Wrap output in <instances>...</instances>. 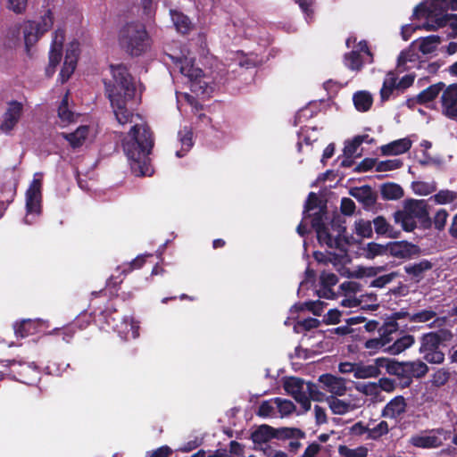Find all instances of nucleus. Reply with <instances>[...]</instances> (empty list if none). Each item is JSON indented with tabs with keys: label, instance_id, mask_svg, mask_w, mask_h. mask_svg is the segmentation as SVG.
Returning <instances> with one entry per match:
<instances>
[{
	"label": "nucleus",
	"instance_id": "obj_64",
	"mask_svg": "<svg viewBox=\"0 0 457 457\" xmlns=\"http://www.w3.org/2000/svg\"><path fill=\"white\" fill-rule=\"evenodd\" d=\"M303 305H305L306 310L312 312L313 315L320 316L327 304L322 301L317 300L304 302Z\"/></svg>",
	"mask_w": 457,
	"mask_h": 457
},
{
	"label": "nucleus",
	"instance_id": "obj_4",
	"mask_svg": "<svg viewBox=\"0 0 457 457\" xmlns=\"http://www.w3.org/2000/svg\"><path fill=\"white\" fill-rule=\"evenodd\" d=\"M112 79L104 81L105 93L110 102L131 100L136 92L133 77L129 69L122 63L111 65Z\"/></svg>",
	"mask_w": 457,
	"mask_h": 457
},
{
	"label": "nucleus",
	"instance_id": "obj_14",
	"mask_svg": "<svg viewBox=\"0 0 457 457\" xmlns=\"http://www.w3.org/2000/svg\"><path fill=\"white\" fill-rule=\"evenodd\" d=\"M442 112L447 118H457V83L446 87L441 96Z\"/></svg>",
	"mask_w": 457,
	"mask_h": 457
},
{
	"label": "nucleus",
	"instance_id": "obj_50",
	"mask_svg": "<svg viewBox=\"0 0 457 457\" xmlns=\"http://www.w3.org/2000/svg\"><path fill=\"white\" fill-rule=\"evenodd\" d=\"M403 164V162L399 159L380 161L376 165V170L378 172L394 170L400 169Z\"/></svg>",
	"mask_w": 457,
	"mask_h": 457
},
{
	"label": "nucleus",
	"instance_id": "obj_2",
	"mask_svg": "<svg viewBox=\"0 0 457 457\" xmlns=\"http://www.w3.org/2000/svg\"><path fill=\"white\" fill-rule=\"evenodd\" d=\"M394 220L406 232H411L417 228V220L423 229H429L432 227L428 204L424 199H406L403 209L394 213Z\"/></svg>",
	"mask_w": 457,
	"mask_h": 457
},
{
	"label": "nucleus",
	"instance_id": "obj_15",
	"mask_svg": "<svg viewBox=\"0 0 457 457\" xmlns=\"http://www.w3.org/2000/svg\"><path fill=\"white\" fill-rule=\"evenodd\" d=\"M388 252L396 258L410 259L412 256L419 255L421 252L417 245L407 241H395L388 243Z\"/></svg>",
	"mask_w": 457,
	"mask_h": 457
},
{
	"label": "nucleus",
	"instance_id": "obj_18",
	"mask_svg": "<svg viewBox=\"0 0 457 457\" xmlns=\"http://www.w3.org/2000/svg\"><path fill=\"white\" fill-rule=\"evenodd\" d=\"M407 403L403 395H397L391 399L382 410L381 416L390 419H397L406 411Z\"/></svg>",
	"mask_w": 457,
	"mask_h": 457
},
{
	"label": "nucleus",
	"instance_id": "obj_53",
	"mask_svg": "<svg viewBox=\"0 0 457 457\" xmlns=\"http://www.w3.org/2000/svg\"><path fill=\"white\" fill-rule=\"evenodd\" d=\"M398 323L392 317L388 319L387 321L384 323L382 327L378 328V333L380 336H384L386 337H392L391 335L398 330Z\"/></svg>",
	"mask_w": 457,
	"mask_h": 457
},
{
	"label": "nucleus",
	"instance_id": "obj_40",
	"mask_svg": "<svg viewBox=\"0 0 457 457\" xmlns=\"http://www.w3.org/2000/svg\"><path fill=\"white\" fill-rule=\"evenodd\" d=\"M417 58L418 55L413 50H403L397 58V69L399 72L408 71L409 68L406 66L407 62H415Z\"/></svg>",
	"mask_w": 457,
	"mask_h": 457
},
{
	"label": "nucleus",
	"instance_id": "obj_31",
	"mask_svg": "<svg viewBox=\"0 0 457 457\" xmlns=\"http://www.w3.org/2000/svg\"><path fill=\"white\" fill-rule=\"evenodd\" d=\"M274 439H301L305 437V433L297 428L282 427L278 428H273Z\"/></svg>",
	"mask_w": 457,
	"mask_h": 457
},
{
	"label": "nucleus",
	"instance_id": "obj_62",
	"mask_svg": "<svg viewBox=\"0 0 457 457\" xmlns=\"http://www.w3.org/2000/svg\"><path fill=\"white\" fill-rule=\"evenodd\" d=\"M306 391L309 394V398L316 401H323L325 395L319 390L318 385L312 382L306 383Z\"/></svg>",
	"mask_w": 457,
	"mask_h": 457
},
{
	"label": "nucleus",
	"instance_id": "obj_49",
	"mask_svg": "<svg viewBox=\"0 0 457 457\" xmlns=\"http://www.w3.org/2000/svg\"><path fill=\"white\" fill-rule=\"evenodd\" d=\"M389 432L388 424L386 421H380L376 427L369 428L368 439L378 440L382 436Z\"/></svg>",
	"mask_w": 457,
	"mask_h": 457
},
{
	"label": "nucleus",
	"instance_id": "obj_1",
	"mask_svg": "<svg viewBox=\"0 0 457 457\" xmlns=\"http://www.w3.org/2000/svg\"><path fill=\"white\" fill-rule=\"evenodd\" d=\"M154 145L152 130L146 125L135 124L122 139V147L133 174L143 177L152 174L149 155Z\"/></svg>",
	"mask_w": 457,
	"mask_h": 457
},
{
	"label": "nucleus",
	"instance_id": "obj_19",
	"mask_svg": "<svg viewBox=\"0 0 457 457\" xmlns=\"http://www.w3.org/2000/svg\"><path fill=\"white\" fill-rule=\"evenodd\" d=\"M349 194L358 202L361 203L365 208L373 206L377 202V195L369 185L360 187H353Z\"/></svg>",
	"mask_w": 457,
	"mask_h": 457
},
{
	"label": "nucleus",
	"instance_id": "obj_45",
	"mask_svg": "<svg viewBox=\"0 0 457 457\" xmlns=\"http://www.w3.org/2000/svg\"><path fill=\"white\" fill-rule=\"evenodd\" d=\"M438 43H440V37L437 35H430L422 39L419 49L424 54H431L436 50Z\"/></svg>",
	"mask_w": 457,
	"mask_h": 457
},
{
	"label": "nucleus",
	"instance_id": "obj_56",
	"mask_svg": "<svg viewBox=\"0 0 457 457\" xmlns=\"http://www.w3.org/2000/svg\"><path fill=\"white\" fill-rule=\"evenodd\" d=\"M76 67L77 63L72 62V61L64 60L63 65L59 74L62 83H65L71 78Z\"/></svg>",
	"mask_w": 457,
	"mask_h": 457
},
{
	"label": "nucleus",
	"instance_id": "obj_6",
	"mask_svg": "<svg viewBox=\"0 0 457 457\" xmlns=\"http://www.w3.org/2000/svg\"><path fill=\"white\" fill-rule=\"evenodd\" d=\"M450 335L448 330L440 329L421 336L419 352L425 361L431 364H442L445 361V353L440 349V345L448 339L447 336Z\"/></svg>",
	"mask_w": 457,
	"mask_h": 457
},
{
	"label": "nucleus",
	"instance_id": "obj_22",
	"mask_svg": "<svg viewBox=\"0 0 457 457\" xmlns=\"http://www.w3.org/2000/svg\"><path fill=\"white\" fill-rule=\"evenodd\" d=\"M128 101L129 100H120L117 103L111 102L115 118L121 125H125L132 121L133 113L127 108Z\"/></svg>",
	"mask_w": 457,
	"mask_h": 457
},
{
	"label": "nucleus",
	"instance_id": "obj_41",
	"mask_svg": "<svg viewBox=\"0 0 457 457\" xmlns=\"http://www.w3.org/2000/svg\"><path fill=\"white\" fill-rule=\"evenodd\" d=\"M451 378L449 369L440 368L437 369L431 376V385L435 387H441L447 384Z\"/></svg>",
	"mask_w": 457,
	"mask_h": 457
},
{
	"label": "nucleus",
	"instance_id": "obj_9",
	"mask_svg": "<svg viewBox=\"0 0 457 457\" xmlns=\"http://www.w3.org/2000/svg\"><path fill=\"white\" fill-rule=\"evenodd\" d=\"M449 9L457 10V0H431L428 5L425 3L419 4L414 8L413 16L417 18L426 16L428 19L445 13Z\"/></svg>",
	"mask_w": 457,
	"mask_h": 457
},
{
	"label": "nucleus",
	"instance_id": "obj_5",
	"mask_svg": "<svg viewBox=\"0 0 457 457\" xmlns=\"http://www.w3.org/2000/svg\"><path fill=\"white\" fill-rule=\"evenodd\" d=\"M386 370L388 374L397 377L401 388L409 387L413 378H424L429 370L426 362L417 360L412 361H397L387 358Z\"/></svg>",
	"mask_w": 457,
	"mask_h": 457
},
{
	"label": "nucleus",
	"instance_id": "obj_24",
	"mask_svg": "<svg viewBox=\"0 0 457 457\" xmlns=\"http://www.w3.org/2000/svg\"><path fill=\"white\" fill-rule=\"evenodd\" d=\"M410 443L415 447L423 449L437 448L442 445L441 439L436 436L415 435L411 437Z\"/></svg>",
	"mask_w": 457,
	"mask_h": 457
},
{
	"label": "nucleus",
	"instance_id": "obj_7",
	"mask_svg": "<svg viewBox=\"0 0 457 457\" xmlns=\"http://www.w3.org/2000/svg\"><path fill=\"white\" fill-rule=\"evenodd\" d=\"M53 24L54 16L51 10H47L39 21H28L24 23L22 32L27 52L46 32L52 29Z\"/></svg>",
	"mask_w": 457,
	"mask_h": 457
},
{
	"label": "nucleus",
	"instance_id": "obj_30",
	"mask_svg": "<svg viewBox=\"0 0 457 457\" xmlns=\"http://www.w3.org/2000/svg\"><path fill=\"white\" fill-rule=\"evenodd\" d=\"M170 15L176 29L181 34H187L193 29L191 20L183 12L171 10Z\"/></svg>",
	"mask_w": 457,
	"mask_h": 457
},
{
	"label": "nucleus",
	"instance_id": "obj_54",
	"mask_svg": "<svg viewBox=\"0 0 457 457\" xmlns=\"http://www.w3.org/2000/svg\"><path fill=\"white\" fill-rule=\"evenodd\" d=\"M356 233L362 237H371L373 234L371 222L370 220H360L355 222Z\"/></svg>",
	"mask_w": 457,
	"mask_h": 457
},
{
	"label": "nucleus",
	"instance_id": "obj_43",
	"mask_svg": "<svg viewBox=\"0 0 457 457\" xmlns=\"http://www.w3.org/2000/svg\"><path fill=\"white\" fill-rule=\"evenodd\" d=\"M62 56V47L51 46L49 52V64L46 68L47 74H53L56 66L60 63Z\"/></svg>",
	"mask_w": 457,
	"mask_h": 457
},
{
	"label": "nucleus",
	"instance_id": "obj_25",
	"mask_svg": "<svg viewBox=\"0 0 457 457\" xmlns=\"http://www.w3.org/2000/svg\"><path fill=\"white\" fill-rule=\"evenodd\" d=\"M251 439L254 445H262L274 439L273 427L262 424L251 433Z\"/></svg>",
	"mask_w": 457,
	"mask_h": 457
},
{
	"label": "nucleus",
	"instance_id": "obj_29",
	"mask_svg": "<svg viewBox=\"0 0 457 457\" xmlns=\"http://www.w3.org/2000/svg\"><path fill=\"white\" fill-rule=\"evenodd\" d=\"M414 343L415 338L413 336L404 335L402 337L396 339L391 345H388L386 349H384V352L392 355H396L411 347Z\"/></svg>",
	"mask_w": 457,
	"mask_h": 457
},
{
	"label": "nucleus",
	"instance_id": "obj_47",
	"mask_svg": "<svg viewBox=\"0 0 457 457\" xmlns=\"http://www.w3.org/2000/svg\"><path fill=\"white\" fill-rule=\"evenodd\" d=\"M329 408L334 414L344 415L350 410V403L340 400L335 396H330L328 399Z\"/></svg>",
	"mask_w": 457,
	"mask_h": 457
},
{
	"label": "nucleus",
	"instance_id": "obj_34",
	"mask_svg": "<svg viewBox=\"0 0 457 457\" xmlns=\"http://www.w3.org/2000/svg\"><path fill=\"white\" fill-rule=\"evenodd\" d=\"M353 100L356 110L362 112L369 111L373 103L371 95L366 91L356 92Z\"/></svg>",
	"mask_w": 457,
	"mask_h": 457
},
{
	"label": "nucleus",
	"instance_id": "obj_39",
	"mask_svg": "<svg viewBox=\"0 0 457 457\" xmlns=\"http://www.w3.org/2000/svg\"><path fill=\"white\" fill-rule=\"evenodd\" d=\"M78 329H81V328H78L76 323H71L62 328H55L49 334L61 335L64 342L70 343Z\"/></svg>",
	"mask_w": 457,
	"mask_h": 457
},
{
	"label": "nucleus",
	"instance_id": "obj_13",
	"mask_svg": "<svg viewBox=\"0 0 457 457\" xmlns=\"http://www.w3.org/2000/svg\"><path fill=\"white\" fill-rule=\"evenodd\" d=\"M47 328H49L48 321L40 319L22 320L21 322H17L13 326L15 336L21 338L44 332V329Z\"/></svg>",
	"mask_w": 457,
	"mask_h": 457
},
{
	"label": "nucleus",
	"instance_id": "obj_61",
	"mask_svg": "<svg viewBox=\"0 0 457 457\" xmlns=\"http://www.w3.org/2000/svg\"><path fill=\"white\" fill-rule=\"evenodd\" d=\"M320 200L319 199L316 193L310 192L304 204L303 214L309 213L311 211L318 207L320 208Z\"/></svg>",
	"mask_w": 457,
	"mask_h": 457
},
{
	"label": "nucleus",
	"instance_id": "obj_42",
	"mask_svg": "<svg viewBox=\"0 0 457 457\" xmlns=\"http://www.w3.org/2000/svg\"><path fill=\"white\" fill-rule=\"evenodd\" d=\"M364 255L368 259H373L376 256L384 255L388 253V244L380 245L375 242H370L367 244L366 248H364Z\"/></svg>",
	"mask_w": 457,
	"mask_h": 457
},
{
	"label": "nucleus",
	"instance_id": "obj_48",
	"mask_svg": "<svg viewBox=\"0 0 457 457\" xmlns=\"http://www.w3.org/2000/svg\"><path fill=\"white\" fill-rule=\"evenodd\" d=\"M328 213L327 206L324 204L320 207L319 211L312 215V227L316 231L317 229H320V228L325 227L324 218ZM311 217V214L308 213L304 215V218Z\"/></svg>",
	"mask_w": 457,
	"mask_h": 457
},
{
	"label": "nucleus",
	"instance_id": "obj_55",
	"mask_svg": "<svg viewBox=\"0 0 457 457\" xmlns=\"http://www.w3.org/2000/svg\"><path fill=\"white\" fill-rule=\"evenodd\" d=\"M146 256L147 255L137 256L132 262H130L129 263H127L123 266L120 273L126 275L134 270L142 268L144 266V264L145 263Z\"/></svg>",
	"mask_w": 457,
	"mask_h": 457
},
{
	"label": "nucleus",
	"instance_id": "obj_27",
	"mask_svg": "<svg viewBox=\"0 0 457 457\" xmlns=\"http://www.w3.org/2000/svg\"><path fill=\"white\" fill-rule=\"evenodd\" d=\"M178 137L181 145V149L176 151V156L181 158L192 148L193 131L189 127H184L178 133Z\"/></svg>",
	"mask_w": 457,
	"mask_h": 457
},
{
	"label": "nucleus",
	"instance_id": "obj_8",
	"mask_svg": "<svg viewBox=\"0 0 457 457\" xmlns=\"http://www.w3.org/2000/svg\"><path fill=\"white\" fill-rule=\"evenodd\" d=\"M331 227L335 231H337V235L335 237L332 236L327 226L322 227L320 229H317L315 231L318 242L320 245H325L329 248L345 250L344 245L347 243V239L344 237V234L346 231V228L342 224L337 223L335 220L332 221Z\"/></svg>",
	"mask_w": 457,
	"mask_h": 457
},
{
	"label": "nucleus",
	"instance_id": "obj_23",
	"mask_svg": "<svg viewBox=\"0 0 457 457\" xmlns=\"http://www.w3.org/2000/svg\"><path fill=\"white\" fill-rule=\"evenodd\" d=\"M445 87V84L444 82H438L436 84H433L427 87L426 89L422 90L417 96H416V102L419 104H425L427 103H429L433 100H435L439 93L443 91Z\"/></svg>",
	"mask_w": 457,
	"mask_h": 457
},
{
	"label": "nucleus",
	"instance_id": "obj_38",
	"mask_svg": "<svg viewBox=\"0 0 457 457\" xmlns=\"http://www.w3.org/2000/svg\"><path fill=\"white\" fill-rule=\"evenodd\" d=\"M304 385L305 383L303 379L296 377H290L285 380L284 389L287 394L295 396V395L304 390Z\"/></svg>",
	"mask_w": 457,
	"mask_h": 457
},
{
	"label": "nucleus",
	"instance_id": "obj_59",
	"mask_svg": "<svg viewBox=\"0 0 457 457\" xmlns=\"http://www.w3.org/2000/svg\"><path fill=\"white\" fill-rule=\"evenodd\" d=\"M448 218V212L445 209H440L436 212L434 219L432 220V225L434 224L435 228L441 231L445 228Z\"/></svg>",
	"mask_w": 457,
	"mask_h": 457
},
{
	"label": "nucleus",
	"instance_id": "obj_20",
	"mask_svg": "<svg viewBox=\"0 0 457 457\" xmlns=\"http://www.w3.org/2000/svg\"><path fill=\"white\" fill-rule=\"evenodd\" d=\"M411 145V140L408 137H404L382 145L380 151L381 154L386 156L398 155L408 152Z\"/></svg>",
	"mask_w": 457,
	"mask_h": 457
},
{
	"label": "nucleus",
	"instance_id": "obj_28",
	"mask_svg": "<svg viewBox=\"0 0 457 457\" xmlns=\"http://www.w3.org/2000/svg\"><path fill=\"white\" fill-rule=\"evenodd\" d=\"M88 135L87 126H79L71 133H62V137L69 142L72 148H79L83 145Z\"/></svg>",
	"mask_w": 457,
	"mask_h": 457
},
{
	"label": "nucleus",
	"instance_id": "obj_37",
	"mask_svg": "<svg viewBox=\"0 0 457 457\" xmlns=\"http://www.w3.org/2000/svg\"><path fill=\"white\" fill-rule=\"evenodd\" d=\"M393 340L392 337H386L380 336L376 338H371L364 343V347L369 350L370 354H374L378 351L386 349L387 345Z\"/></svg>",
	"mask_w": 457,
	"mask_h": 457
},
{
	"label": "nucleus",
	"instance_id": "obj_51",
	"mask_svg": "<svg viewBox=\"0 0 457 457\" xmlns=\"http://www.w3.org/2000/svg\"><path fill=\"white\" fill-rule=\"evenodd\" d=\"M435 202L439 204L453 203L457 199V193L450 190H440L433 196Z\"/></svg>",
	"mask_w": 457,
	"mask_h": 457
},
{
	"label": "nucleus",
	"instance_id": "obj_44",
	"mask_svg": "<svg viewBox=\"0 0 457 457\" xmlns=\"http://www.w3.org/2000/svg\"><path fill=\"white\" fill-rule=\"evenodd\" d=\"M125 329L119 330V335L121 338L128 340L129 338H137L139 336V326L133 319L129 320H124Z\"/></svg>",
	"mask_w": 457,
	"mask_h": 457
},
{
	"label": "nucleus",
	"instance_id": "obj_32",
	"mask_svg": "<svg viewBox=\"0 0 457 457\" xmlns=\"http://www.w3.org/2000/svg\"><path fill=\"white\" fill-rule=\"evenodd\" d=\"M433 268V263L428 260H422L418 263L409 264L404 267V270L408 275L417 278L418 281L422 278L425 271Z\"/></svg>",
	"mask_w": 457,
	"mask_h": 457
},
{
	"label": "nucleus",
	"instance_id": "obj_36",
	"mask_svg": "<svg viewBox=\"0 0 457 457\" xmlns=\"http://www.w3.org/2000/svg\"><path fill=\"white\" fill-rule=\"evenodd\" d=\"M345 65L353 71H360L363 67V60L359 51H351L344 56Z\"/></svg>",
	"mask_w": 457,
	"mask_h": 457
},
{
	"label": "nucleus",
	"instance_id": "obj_3",
	"mask_svg": "<svg viewBox=\"0 0 457 457\" xmlns=\"http://www.w3.org/2000/svg\"><path fill=\"white\" fill-rule=\"evenodd\" d=\"M119 44L130 56L138 57L151 46V37L145 26L138 21L127 22L119 31Z\"/></svg>",
	"mask_w": 457,
	"mask_h": 457
},
{
	"label": "nucleus",
	"instance_id": "obj_35",
	"mask_svg": "<svg viewBox=\"0 0 457 457\" xmlns=\"http://www.w3.org/2000/svg\"><path fill=\"white\" fill-rule=\"evenodd\" d=\"M395 89H397V78L393 72H389L380 89L381 101H388Z\"/></svg>",
	"mask_w": 457,
	"mask_h": 457
},
{
	"label": "nucleus",
	"instance_id": "obj_57",
	"mask_svg": "<svg viewBox=\"0 0 457 457\" xmlns=\"http://www.w3.org/2000/svg\"><path fill=\"white\" fill-rule=\"evenodd\" d=\"M436 316V312L432 310H422L410 316L411 322H427Z\"/></svg>",
	"mask_w": 457,
	"mask_h": 457
},
{
	"label": "nucleus",
	"instance_id": "obj_58",
	"mask_svg": "<svg viewBox=\"0 0 457 457\" xmlns=\"http://www.w3.org/2000/svg\"><path fill=\"white\" fill-rule=\"evenodd\" d=\"M274 402L277 403L278 410L282 415H289L295 410V404L290 400L276 397Z\"/></svg>",
	"mask_w": 457,
	"mask_h": 457
},
{
	"label": "nucleus",
	"instance_id": "obj_63",
	"mask_svg": "<svg viewBox=\"0 0 457 457\" xmlns=\"http://www.w3.org/2000/svg\"><path fill=\"white\" fill-rule=\"evenodd\" d=\"M313 256L318 262H322V263L331 262L334 264H336L337 262H339V258H340V256L338 254H337L335 253H331V252H329L328 253V255L321 252H315L313 253Z\"/></svg>",
	"mask_w": 457,
	"mask_h": 457
},
{
	"label": "nucleus",
	"instance_id": "obj_21",
	"mask_svg": "<svg viewBox=\"0 0 457 457\" xmlns=\"http://www.w3.org/2000/svg\"><path fill=\"white\" fill-rule=\"evenodd\" d=\"M4 362H5L4 370H1L3 376H8L10 378L15 380L22 379L23 370L28 368L24 361L16 360H5Z\"/></svg>",
	"mask_w": 457,
	"mask_h": 457
},
{
	"label": "nucleus",
	"instance_id": "obj_17",
	"mask_svg": "<svg viewBox=\"0 0 457 457\" xmlns=\"http://www.w3.org/2000/svg\"><path fill=\"white\" fill-rule=\"evenodd\" d=\"M381 361H387V358L379 357L375 359L374 364L364 365L362 363H355V369L353 370V376L355 378H377L380 375V368L386 369L387 362H382Z\"/></svg>",
	"mask_w": 457,
	"mask_h": 457
},
{
	"label": "nucleus",
	"instance_id": "obj_10",
	"mask_svg": "<svg viewBox=\"0 0 457 457\" xmlns=\"http://www.w3.org/2000/svg\"><path fill=\"white\" fill-rule=\"evenodd\" d=\"M42 181L39 179H34L26 192V216L24 220L27 224H32L29 216L41 213L42 202Z\"/></svg>",
	"mask_w": 457,
	"mask_h": 457
},
{
	"label": "nucleus",
	"instance_id": "obj_33",
	"mask_svg": "<svg viewBox=\"0 0 457 457\" xmlns=\"http://www.w3.org/2000/svg\"><path fill=\"white\" fill-rule=\"evenodd\" d=\"M381 196L385 200H398L403 196V189L395 183H385L380 188Z\"/></svg>",
	"mask_w": 457,
	"mask_h": 457
},
{
	"label": "nucleus",
	"instance_id": "obj_52",
	"mask_svg": "<svg viewBox=\"0 0 457 457\" xmlns=\"http://www.w3.org/2000/svg\"><path fill=\"white\" fill-rule=\"evenodd\" d=\"M58 116L62 121L71 122L73 120V112L69 110L67 95L62 98L58 107Z\"/></svg>",
	"mask_w": 457,
	"mask_h": 457
},
{
	"label": "nucleus",
	"instance_id": "obj_26",
	"mask_svg": "<svg viewBox=\"0 0 457 457\" xmlns=\"http://www.w3.org/2000/svg\"><path fill=\"white\" fill-rule=\"evenodd\" d=\"M374 229L378 235L386 236L392 238H397L401 232L399 230H395L393 226H391L385 217L378 216L373 220Z\"/></svg>",
	"mask_w": 457,
	"mask_h": 457
},
{
	"label": "nucleus",
	"instance_id": "obj_16",
	"mask_svg": "<svg viewBox=\"0 0 457 457\" xmlns=\"http://www.w3.org/2000/svg\"><path fill=\"white\" fill-rule=\"evenodd\" d=\"M319 382L322 387L332 395L342 396L346 392L345 379L337 377L330 373H325L320 376Z\"/></svg>",
	"mask_w": 457,
	"mask_h": 457
},
{
	"label": "nucleus",
	"instance_id": "obj_60",
	"mask_svg": "<svg viewBox=\"0 0 457 457\" xmlns=\"http://www.w3.org/2000/svg\"><path fill=\"white\" fill-rule=\"evenodd\" d=\"M235 27H240L242 29L243 33L246 37H250L253 35V28L256 26V21L251 18H246L237 22H234Z\"/></svg>",
	"mask_w": 457,
	"mask_h": 457
},
{
	"label": "nucleus",
	"instance_id": "obj_11",
	"mask_svg": "<svg viewBox=\"0 0 457 457\" xmlns=\"http://www.w3.org/2000/svg\"><path fill=\"white\" fill-rule=\"evenodd\" d=\"M24 112L23 104L16 100L7 102V107L3 114L0 130L9 134L19 123Z\"/></svg>",
	"mask_w": 457,
	"mask_h": 457
},
{
	"label": "nucleus",
	"instance_id": "obj_46",
	"mask_svg": "<svg viewBox=\"0 0 457 457\" xmlns=\"http://www.w3.org/2000/svg\"><path fill=\"white\" fill-rule=\"evenodd\" d=\"M338 453L342 457H367L368 448L361 445L352 449L346 445H341L338 447Z\"/></svg>",
	"mask_w": 457,
	"mask_h": 457
},
{
	"label": "nucleus",
	"instance_id": "obj_12",
	"mask_svg": "<svg viewBox=\"0 0 457 457\" xmlns=\"http://www.w3.org/2000/svg\"><path fill=\"white\" fill-rule=\"evenodd\" d=\"M163 60H170L179 68L181 74L187 77L191 81H196L203 75V71L199 68L194 67L191 62L181 53L170 54L165 52Z\"/></svg>",
	"mask_w": 457,
	"mask_h": 457
}]
</instances>
